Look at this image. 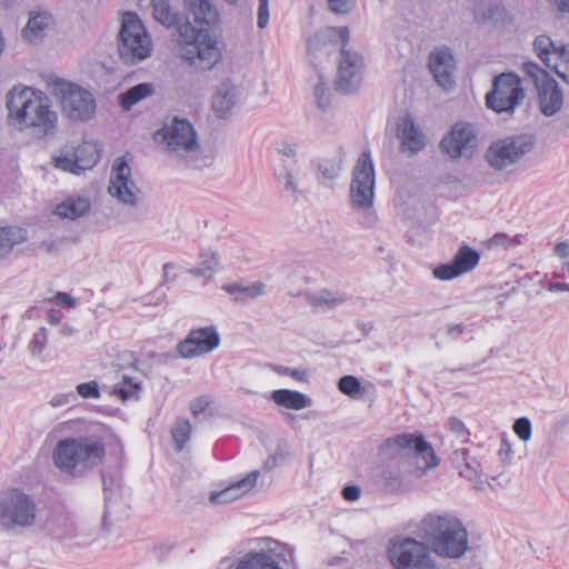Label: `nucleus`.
I'll return each mask as SVG.
<instances>
[{"instance_id": "nucleus-14", "label": "nucleus", "mask_w": 569, "mask_h": 569, "mask_svg": "<svg viewBox=\"0 0 569 569\" xmlns=\"http://www.w3.org/2000/svg\"><path fill=\"white\" fill-rule=\"evenodd\" d=\"M532 148L533 140L530 137H510L493 142L487 150L486 158L493 169L503 170L517 163Z\"/></svg>"}, {"instance_id": "nucleus-1", "label": "nucleus", "mask_w": 569, "mask_h": 569, "mask_svg": "<svg viewBox=\"0 0 569 569\" xmlns=\"http://www.w3.org/2000/svg\"><path fill=\"white\" fill-rule=\"evenodd\" d=\"M188 14L171 8L169 0H151L153 18L177 36L179 58L199 72L213 70L223 59L217 29L220 12L211 0H183Z\"/></svg>"}, {"instance_id": "nucleus-49", "label": "nucleus", "mask_w": 569, "mask_h": 569, "mask_svg": "<svg viewBox=\"0 0 569 569\" xmlns=\"http://www.w3.org/2000/svg\"><path fill=\"white\" fill-rule=\"evenodd\" d=\"M329 9L338 14H346L350 12L355 4L356 0H327Z\"/></svg>"}, {"instance_id": "nucleus-3", "label": "nucleus", "mask_w": 569, "mask_h": 569, "mask_svg": "<svg viewBox=\"0 0 569 569\" xmlns=\"http://www.w3.org/2000/svg\"><path fill=\"white\" fill-rule=\"evenodd\" d=\"M419 529L430 549L441 558L460 559L468 550V530L453 513L429 512L421 519Z\"/></svg>"}, {"instance_id": "nucleus-34", "label": "nucleus", "mask_w": 569, "mask_h": 569, "mask_svg": "<svg viewBox=\"0 0 569 569\" xmlns=\"http://www.w3.org/2000/svg\"><path fill=\"white\" fill-rule=\"evenodd\" d=\"M74 158L80 173L91 169L100 159L99 151L94 144L83 142L74 146Z\"/></svg>"}, {"instance_id": "nucleus-7", "label": "nucleus", "mask_w": 569, "mask_h": 569, "mask_svg": "<svg viewBox=\"0 0 569 569\" xmlns=\"http://www.w3.org/2000/svg\"><path fill=\"white\" fill-rule=\"evenodd\" d=\"M38 519V507L30 495L13 488L0 495V530L18 533L32 528Z\"/></svg>"}, {"instance_id": "nucleus-61", "label": "nucleus", "mask_w": 569, "mask_h": 569, "mask_svg": "<svg viewBox=\"0 0 569 569\" xmlns=\"http://www.w3.org/2000/svg\"><path fill=\"white\" fill-rule=\"evenodd\" d=\"M549 291L560 292V291H569V283L565 282H550L548 284Z\"/></svg>"}, {"instance_id": "nucleus-10", "label": "nucleus", "mask_w": 569, "mask_h": 569, "mask_svg": "<svg viewBox=\"0 0 569 569\" xmlns=\"http://www.w3.org/2000/svg\"><path fill=\"white\" fill-rule=\"evenodd\" d=\"M375 199V166L370 152L363 151L352 170L350 202L358 210H368Z\"/></svg>"}, {"instance_id": "nucleus-56", "label": "nucleus", "mask_w": 569, "mask_h": 569, "mask_svg": "<svg viewBox=\"0 0 569 569\" xmlns=\"http://www.w3.org/2000/svg\"><path fill=\"white\" fill-rule=\"evenodd\" d=\"M56 302L60 307H70V308H72V307L76 306V299L72 298L67 292H58L56 295Z\"/></svg>"}, {"instance_id": "nucleus-30", "label": "nucleus", "mask_w": 569, "mask_h": 569, "mask_svg": "<svg viewBox=\"0 0 569 569\" xmlns=\"http://www.w3.org/2000/svg\"><path fill=\"white\" fill-rule=\"evenodd\" d=\"M222 289L233 296L234 300L239 302L254 299L266 293V284L261 281H256L249 286L239 282L227 283L222 286Z\"/></svg>"}, {"instance_id": "nucleus-22", "label": "nucleus", "mask_w": 569, "mask_h": 569, "mask_svg": "<svg viewBox=\"0 0 569 569\" xmlns=\"http://www.w3.org/2000/svg\"><path fill=\"white\" fill-rule=\"evenodd\" d=\"M429 69L437 83L445 90H451L456 86V61L448 48H439L430 53Z\"/></svg>"}, {"instance_id": "nucleus-35", "label": "nucleus", "mask_w": 569, "mask_h": 569, "mask_svg": "<svg viewBox=\"0 0 569 569\" xmlns=\"http://www.w3.org/2000/svg\"><path fill=\"white\" fill-rule=\"evenodd\" d=\"M341 169L342 158L340 156L321 159L317 164L318 180L321 183L333 181L340 176Z\"/></svg>"}, {"instance_id": "nucleus-63", "label": "nucleus", "mask_w": 569, "mask_h": 569, "mask_svg": "<svg viewBox=\"0 0 569 569\" xmlns=\"http://www.w3.org/2000/svg\"><path fill=\"white\" fill-rule=\"evenodd\" d=\"M288 376H290V377H292V378H295V379H297L299 381H305L306 378H307L306 371L299 370V369H291V368L289 370V375Z\"/></svg>"}, {"instance_id": "nucleus-16", "label": "nucleus", "mask_w": 569, "mask_h": 569, "mask_svg": "<svg viewBox=\"0 0 569 569\" xmlns=\"http://www.w3.org/2000/svg\"><path fill=\"white\" fill-rule=\"evenodd\" d=\"M389 558L396 569H435L436 562L428 547L415 539L393 545Z\"/></svg>"}, {"instance_id": "nucleus-4", "label": "nucleus", "mask_w": 569, "mask_h": 569, "mask_svg": "<svg viewBox=\"0 0 569 569\" xmlns=\"http://www.w3.org/2000/svg\"><path fill=\"white\" fill-rule=\"evenodd\" d=\"M154 140L164 143L167 152L192 169L208 168L213 160L204 154L197 131L189 120L174 117L154 134Z\"/></svg>"}, {"instance_id": "nucleus-36", "label": "nucleus", "mask_w": 569, "mask_h": 569, "mask_svg": "<svg viewBox=\"0 0 569 569\" xmlns=\"http://www.w3.org/2000/svg\"><path fill=\"white\" fill-rule=\"evenodd\" d=\"M296 174L297 171L287 164L280 168L277 172L279 183L282 184L283 190L287 192L288 197L293 200V202H297L301 194Z\"/></svg>"}, {"instance_id": "nucleus-28", "label": "nucleus", "mask_w": 569, "mask_h": 569, "mask_svg": "<svg viewBox=\"0 0 569 569\" xmlns=\"http://www.w3.org/2000/svg\"><path fill=\"white\" fill-rule=\"evenodd\" d=\"M91 202L86 197H68L56 206L54 213L62 219L76 220L89 213Z\"/></svg>"}, {"instance_id": "nucleus-13", "label": "nucleus", "mask_w": 569, "mask_h": 569, "mask_svg": "<svg viewBox=\"0 0 569 569\" xmlns=\"http://www.w3.org/2000/svg\"><path fill=\"white\" fill-rule=\"evenodd\" d=\"M109 194L129 208H139L141 191L131 178V168L123 157L114 160L108 186Z\"/></svg>"}, {"instance_id": "nucleus-39", "label": "nucleus", "mask_w": 569, "mask_h": 569, "mask_svg": "<svg viewBox=\"0 0 569 569\" xmlns=\"http://www.w3.org/2000/svg\"><path fill=\"white\" fill-rule=\"evenodd\" d=\"M347 301V297L341 293H335L329 290H321L309 295V302L313 307H336Z\"/></svg>"}, {"instance_id": "nucleus-25", "label": "nucleus", "mask_w": 569, "mask_h": 569, "mask_svg": "<svg viewBox=\"0 0 569 569\" xmlns=\"http://www.w3.org/2000/svg\"><path fill=\"white\" fill-rule=\"evenodd\" d=\"M288 559L282 551L271 549L269 551L250 552L242 559L236 569H284Z\"/></svg>"}, {"instance_id": "nucleus-29", "label": "nucleus", "mask_w": 569, "mask_h": 569, "mask_svg": "<svg viewBox=\"0 0 569 569\" xmlns=\"http://www.w3.org/2000/svg\"><path fill=\"white\" fill-rule=\"evenodd\" d=\"M271 399L277 405L293 410H301L311 405V400L305 393L290 389L274 390Z\"/></svg>"}, {"instance_id": "nucleus-43", "label": "nucleus", "mask_w": 569, "mask_h": 569, "mask_svg": "<svg viewBox=\"0 0 569 569\" xmlns=\"http://www.w3.org/2000/svg\"><path fill=\"white\" fill-rule=\"evenodd\" d=\"M290 456L291 453L288 450L287 446L279 445L276 452L270 455L264 461V468L267 470H272L284 463L290 458Z\"/></svg>"}, {"instance_id": "nucleus-50", "label": "nucleus", "mask_w": 569, "mask_h": 569, "mask_svg": "<svg viewBox=\"0 0 569 569\" xmlns=\"http://www.w3.org/2000/svg\"><path fill=\"white\" fill-rule=\"evenodd\" d=\"M460 475L469 481L475 482L477 489H482L483 482L480 479V475L471 465L466 463L460 470Z\"/></svg>"}, {"instance_id": "nucleus-45", "label": "nucleus", "mask_w": 569, "mask_h": 569, "mask_svg": "<svg viewBox=\"0 0 569 569\" xmlns=\"http://www.w3.org/2000/svg\"><path fill=\"white\" fill-rule=\"evenodd\" d=\"M515 433L522 441H528L532 435V425L527 417L518 418L512 426Z\"/></svg>"}, {"instance_id": "nucleus-2", "label": "nucleus", "mask_w": 569, "mask_h": 569, "mask_svg": "<svg viewBox=\"0 0 569 569\" xmlns=\"http://www.w3.org/2000/svg\"><path fill=\"white\" fill-rule=\"evenodd\" d=\"M9 127L43 139L52 136L58 127V113L49 97L31 87H13L6 97Z\"/></svg>"}, {"instance_id": "nucleus-58", "label": "nucleus", "mask_w": 569, "mask_h": 569, "mask_svg": "<svg viewBox=\"0 0 569 569\" xmlns=\"http://www.w3.org/2000/svg\"><path fill=\"white\" fill-rule=\"evenodd\" d=\"M74 399H76V397H74L73 392H69L66 395H58L50 400V405L52 407H60L66 403H69L71 400H74Z\"/></svg>"}, {"instance_id": "nucleus-37", "label": "nucleus", "mask_w": 569, "mask_h": 569, "mask_svg": "<svg viewBox=\"0 0 569 569\" xmlns=\"http://www.w3.org/2000/svg\"><path fill=\"white\" fill-rule=\"evenodd\" d=\"M53 162L56 168L61 169L66 172H71L74 174H79L78 163L74 158V146L66 144L63 146L59 152L53 156Z\"/></svg>"}, {"instance_id": "nucleus-38", "label": "nucleus", "mask_w": 569, "mask_h": 569, "mask_svg": "<svg viewBox=\"0 0 569 569\" xmlns=\"http://www.w3.org/2000/svg\"><path fill=\"white\" fill-rule=\"evenodd\" d=\"M192 426L189 419L179 418L177 419L171 435L174 441L176 450L181 451L189 442L191 437Z\"/></svg>"}, {"instance_id": "nucleus-52", "label": "nucleus", "mask_w": 569, "mask_h": 569, "mask_svg": "<svg viewBox=\"0 0 569 569\" xmlns=\"http://www.w3.org/2000/svg\"><path fill=\"white\" fill-rule=\"evenodd\" d=\"M211 405V399L208 396H199L191 400L190 410L193 415H200Z\"/></svg>"}, {"instance_id": "nucleus-8", "label": "nucleus", "mask_w": 569, "mask_h": 569, "mask_svg": "<svg viewBox=\"0 0 569 569\" xmlns=\"http://www.w3.org/2000/svg\"><path fill=\"white\" fill-rule=\"evenodd\" d=\"M50 88L62 114L70 121H88L94 116L97 102L91 91L62 79L53 80Z\"/></svg>"}, {"instance_id": "nucleus-5", "label": "nucleus", "mask_w": 569, "mask_h": 569, "mask_svg": "<svg viewBox=\"0 0 569 569\" xmlns=\"http://www.w3.org/2000/svg\"><path fill=\"white\" fill-rule=\"evenodd\" d=\"M101 440L80 437L60 440L53 451V461L62 472L82 477L98 466L104 456Z\"/></svg>"}, {"instance_id": "nucleus-44", "label": "nucleus", "mask_w": 569, "mask_h": 569, "mask_svg": "<svg viewBox=\"0 0 569 569\" xmlns=\"http://www.w3.org/2000/svg\"><path fill=\"white\" fill-rule=\"evenodd\" d=\"M48 342V335H47V329L41 327L39 328L33 337H32V340L30 342V351L33 356H40L46 347Z\"/></svg>"}, {"instance_id": "nucleus-33", "label": "nucleus", "mask_w": 569, "mask_h": 569, "mask_svg": "<svg viewBox=\"0 0 569 569\" xmlns=\"http://www.w3.org/2000/svg\"><path fill=\"white\" fill-rule=\"evenodd\" d=\"M27 239L26 231L19 227L0 228V258L11 252L12 248Z\"/></svg>"}, {"instance_id": "nucleus-21", "label": "nucleus", "mask_w": 569, "mask_h": 569, "mask_svg": "<svg viewBox=\"0 0 569 569\" xmlns=\"http://www.w3.org/2000/svg\"><path fill=\"white\" fill-rule=\"evenodd\" d=\"M479 261V252L465 244L458 249L451 262L439 264L432 270V274L438 280H452L473 270Z\"/></svg>"}, {"instance_id": "nucleus-17", "label": "nucleus", "mask_w": 569, "mask_h": 569, "mask_svg": "<svg viewBox=\"0 0 569 569\" xmlns=\"http://www.w3.org/2000/svg\"><path fill=\"white\" fill-rule=\"evenodd\" d=\"M349 39L347 27H325L315 32L307 41L310 61L315 64L328 58L333 51L345 48Z\"/></svg>"}, {"instance_id": "nucleus-57", "label": "nucleus", "mask_w": 569, "mask_h": 569, "mask_svg": "<svg viewBox=\"0 0 569 569\" xmlns=\"http://www.w3.org/2000/svg\"><path fill=\"white\" fill-rule=\"evenodd\" d=\"M361 490L358 486H347L342 490V496L348 501H355L359 499Z\"/></svg>"}, {"instance_id": "nucleus-40", "label": "nucleus", "mask_w": 569, "mask_h": 569, "mask_svg": "<svg viewBox=\"0 0 569 569\" xmlns=\"http://www.w3.org/2000/svg\"><path fill=\"white\" fill-rule=\"evenodd\" d=\"M140 381L123 375L119 383L114 386V393L121 397L122 400L137 398V393L140 390Z\"/></svg>"}, {"instance_id": "nucleus-9", "label": "nucleus", "mask_w": 569, "mask_h": 569, "mask_svg": "<svg viewBox=\"0 0 569 569\" xmlns=\"http://www.w3.org/2000/svg\"><path fill=\"white\" fill-rule=\"evenodd\" d=\"M152 41L137 13L126 12L118 37V52L124 63L133 64L151 54Z\"/></svg>"}, {"instance_id": "nucleus-27", "label": "nucleus", "mask_w": 569, "mask_h": 569, "mask_svg": "<svg viewBox=\"0 0 569 569\" xmlns=\"http://www.w3.org/2000/svg\"><path fill=\"white\" fill-rule=\"evenodd\" d=\"M540 110L545 116H553L562 107V93L557 81L552 78L537 89Z\"/></svg>"}, {"instance_id": "nucleus-23", "label": "nucleus", "mask_w": 569, "mask_h": 569, "mask_svg": "<svg viewBox=\"0 0 569 569\" xmlns=\"http://www.w3.org/2000/svg\"><path fill=\"white\" fill-rule=\"evenodd\" d=\"M240 100V87L227 79L218 86L212 94L211 108L218 118L228 119Z\"/></svg>"}, {"instance_id": "nucleus-31", "label": "nucleus", "mask_w": 569, "mask_h": 569, "mask_svg": "<svg viewBox=\"0 0 569 569\" xmlns=\"http://www.w3.org/2000/svg\"><path fill=\"white\" fill-rule=\"evenodd\" d=\"M154 88L152 83H139L119 94V104L123 110L129 111L134 104L152 96Z\"/></svg>"}, {"instance_id": "nucleus-46", "label": "nucleus", "mask_w": 569, "mask_h": 569, "mask_svg": "<svg viewBox=\"0 0 569 569\" xmlns=\"http://www.w3.org/2000/svg\"><path fill=\"white\" fill-rule=\"evenodd\" d=\"M330 96H331L330 89L322 81H320L319 83H317L315 86V97H316L317 106L320 109L326 110L329 107Z\"/></svg>"}, {"instance_id": "nucleus-47", "label": "nucleus", "mask_w": 569, "mask_h": 569, "mask_svg": "<svg viewBox=\"0 0 569 569\" xmlns=\"http://www.w3.org/2000/svg\"><path fill=\"white\" fill-rule=\"evenodd\" d=\"M77 392L84 399H98L100 398L99 386L96 381L83 382L77 386Z\"/></svg>"}, {"instance_id": "nucleus-64", "label": "nucleus", "mask_w": 569, "mask_h": 569, "mask_svg": "<svg viewBox=\"0 0 569 569\" xmlns=\"http://www.w3.org/2000/svg\"><path fill=\"white\" fill-rule=\"evenodd\" d=\"M188 272L194 277H207L208 271L204 267H194L188 270Z\"/></svg>"}, {"instance_id": "nucleus-53", "label": "nucleus", "mask_w": 569, "mask_h": 569, "mask_svg": "<svg viewBox=\"0 0 569 569\" xmlns=\"http://www.w3.org/2000/svg\"><path fill=\"white\" fill-rule=\"evenodd\" d=\"M201 258L202 262L200 266L204 267L208 272H212L219 263V258L216 252H211L210 254L202 253Z\"/></svg>"}, {"instance_id": "nucleus-20", "label": "nucleus", "mask_w": 569, "mask_h": 569, "mask_svg": "<svg viewBox=\"0 0 569 569\" xmlns=\"http://www.w3.org/2000/svg\"><path fill=\"white\" fill-rule=\"evenodd\" d=\"M220 343V336L213 326L192 329L184 340L178 345V351L183 358L206 355Z\"/></svg>"}, {"instance_id": "nucleus-24", "label": "nucleus", "mask_w": 569, "mask_h": 569, "mask_svg": "<svg viewBox=\"0 0 569 569\" xmlns=\"http://www.w3.org/2000/svg\"><path fill=\"white\" fill-rule=\"evenodd\" d=\"M397 137L400 139L401 152L415 156L426 147V138L417 127L415 119L406 114L398 121Z\"/></svg>"}, {"instance_id": "nucleus-55", "label": "nucleus", "mask_w": 569, "mask_h": 569, "mask_svg": "<svg viewBox=\"0 0 569 569\" xmlns=\"http://www.w3.org/2000/svg\"><path fill=\"white\" fill-rule=\"evenodd\" d=\"M278 152L280 154H282L283 157H287L288 159H295V157L297 154V149H296V146H293L287 141H281L278 144Z\"/></svg>"}, {"instance_id": "nucleus-54", "label": "nucleus", "mask_w": 569, "mask_h": 569, "mask_svg": "<svg viewBox=\"0 0 569 569\" xmlns=\"http://www.w3.org/2000/svg\"><path fill=\"white\" fill-rule=\"evenodd\" d=\"M511 455H512L511 445H510V442L506 438H503L501 440V445H500V449L498 451V456H499L500 460L506 463V462L510 461Z\"/></svg>"}, {"instance_id": "nucleus-42", "label": "nucleus", "mask_w": 569, "mask_h": 569, "mask_svg": "<svg viewBox=\"0 0 569 569\" xmlns=\"http://www.w3.org/2000/svg\"><path fill=\"white\" fill-rule=\"evenodd\" d=\"M523 72L532 79L536 88L538 89L541 83L547 82L552 79L542 68H540L536 62H526L522 67Z\"/></svg>"}, {"instance_id": "nucleus-32", "label": "nucleus", "mask_w": 569, "mask_h": 569, "mask_svg": "<svg viewBox=\"0 0 569 569\" xmlns=\"http://www.w3.org/2000/svg\"><path fill=\"white\" fill-rule=\"evenodd\" d=\"M52 22V16L48 12H39L31 16L22 29V34L29 41L44 37L47 29Z\"/></svg>"}, {"instance_id": "nucleus-60", "label": "nucleus", "mask_w": 569, "mask_h": 569, "mask_svg": "<svg viewBox=\"0 0 569 569\" xmlns=\"http://www.w3.org/2000/svg\"><path fill=\"white\" fill-rule=\"evenodd\" d=\"M555 252L561 257L566 258L569 256V243L568 242H559L555 246Z\"/></svg>"}, {"instance_id": "nucleus-15", "label": "nucleus", "mask_w": 569, "mask_h": 569, "mask_svg": "<svg viewBox=\"0 0 569 569\" xmlns=\"http://www.w3.org/2000/svg\"><path fill=\"white\" fill-rule=\"evenodd\" d=\"M478 147V137L475 127L468 122H457L440 141L441 151L450 160L458 161L472 157Z\"/></svg>"}, {"instance_id": "nucleus-48", "label": "nucleus", "mask_w": 569, "mask_h": 569, "mask_svg": "<svg viewBox=\"0 0 569 569\" xmlns=\"http://www.w3.org/2000/svg\"><path fill=\"white\" fill-rule=\"evenodd\" d=\"M450 431L460 440L462 443L468 441L469 431L466 428L465 423L456 418L451 417L449 419Z\"/></svg>"}, {"instance_id": "nucleus-12", "label": "nucleus", "mask_w": 569, "mask_h": 569, "mask_svg": "<svg viewBox=\"0 0 569 569\" xmlns=\"http://www.w3.org/2000/svg\"><path fill=\"white\" fill-rule=\"evenodd\" d=\"M50 535L54 540L68 548L86 547L98 536L97 529L84 522H76L67 515H58L49 525Z\"/></svg>"}, {"instance_id": "nucleus-19", "label": "nucleus", "mask_w": 569, "mask_h": 569, "mask_svg": "<svg viewBox=\"0 0 569 569\" xmlns=\"http://www.w3.org/2000/svg\"><path fill=\"white\" fill-rule=\"evenodd\" d=\"M340 59L336 79V90L352 93L358 90L362 81V58L353 51L340 48Z\"/></svg>"}, {"instance_id": "nucleus-11", "label": "nucleus", "mask_w": 569, "mask_h": 569, "mask_svg": "<svg viewBox=\"0 0 569 569\" xmlns=\"http://www.w3.org/2000/svg\"><path fill=\"white\" fill-rule=\"evenodd\" d=\"M525 98L521 79L515 73H501L493 80V89L486 96L487 107L497 113H512Z\"/></svg>"}, {"instance_id": "nucleus-6", "label": "nucleus", "mask_w": 569, "mask_h": 569, "mask_svg": "<svg viewBox=\"0 0 569 569\" xmlns=\"http://www.w3.org/2000/svg\"><path fill=\"white\" fill-rule=\"evenodd\" d=\"M380 451L389 459L411 458L416 465L412 470L415 477H422L426 471L439 465V459L431 445L421 433H399L389 437L381 443Z\"/></svg>"}, {"instance_id": "nucleus-59", "label": "nucleus", "mask_w": 569, "mask_h": 569, "mask_svg": "<svg viewBox=\"0 0 569 569\" xmlns=\"http://www.w3.org/2000/svg\"><path fill=\"white\" fill-rule=\"evenodd\" d=\"M465 330L466 327L463 325H453L448 328L447 335L451 339H456L459 335H462Z\"/></svg>"}, {"instance_id": "nucleus-18", "label": "nucleus", "mask_w": 569, "mask_h": 569, "mask_svg": "<svg viewBox=\"0 0 569 569\" xmlns=\"http://www.w3.org/2000/svg\"><path fill=\"white\" fill-rule=\"evenodd\" d=\"M533 49L546 67L569 83V50L563 43H556L550 37L540 34L533 41Z\"/></svg>"}, {"instance_id": "nucleus-62", "label": "nucleus", "mask_w": 569, "mask_h": 569, "mask_svg": "<svg viewBox=\"0 0 569 569\" xmlns=\"http://www.w3.org/2000/svg\"><path fill=\"white\" fill-rule=\"evenodd\" d=\"M551 4L557 7V9L561 12L569 13V0H548Z\"/></svg>"}, {"instance_id": "nucleus-51", "label": "nucleus", "mask_w": 569, "mask_h": 569, "mask_svg": "<svg viewBox=\"0 0 569 569\" xmlns=\"http://www.w3.org/2000/svg\"><path fill=\"white\" fill-rule=\"evenodd\" d=\"M258 27L264 29L269 22V0H258Z\"/></svg>"}, {"instance_id": "nucleus-41", "label": "nucleus", "mask_w": 569, "mask_h": 569, "mask_svg": "<svg viewBox=\"0 0 569 569\" xmlns=\"http://www.w3.org/2000/svg\"><path fill=\"white\" fill-rule=\"evenodd\" d=\"M338 389L341 393L356 398L361 391V383L357 377L347 375L339 379Z\"/></svg>"}, {"instance_id": "nucleus-26", "label": "nucleus", "mask_w": 569, "mask_h": 569, "mask_svg": "<svg viewBox=\"0 0 569 569\" xmlns=\"http://www.w3.org/2000/svg\"><path fill=\"white\" fill-rule=\"evenodd\" d=\"M259 471L254 470L250 472L246 478L237 481L236 483L224 488L221 491L212 492L210 495V501L216 505L229 503L232 502L240 497H242L246 492L251 490L258 480Z\"/></svg>"}]
</instances>
